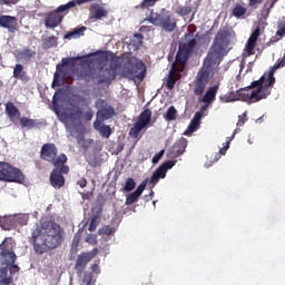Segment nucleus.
I'll use <instances>...</instances> for the list:
<instances>
[{
    "instance_id": "2",
    "label": "nucleus",
    "mask_w": 285,
    "mask_h": 285,
    "mask_svg": "<svg viewBox=\"0 0 285 285\" xmlns=\"http://www.w3.org/2000/svg\"><path fill=\"white\" fill-rule=\"evenodd\" d=\"M32 239L36 253L42 255V253L61 245L63 229L52 220H42L40 226L32 232Z\"/></svg>"
},
{
    "instance_id": "62",
    "label": "nucleus",
    "mask_w": 285,
    "mask_h": 285,
    "mask_svg": "<svg viewBox=\"0 0 285 285\" xmlns=\"http://www.w3.org/2000/svg\"><path fill=\"white\" fill-rule=\"evenodd\" d=\"M33 217H37V212H36V213H33Z\"/></svg>"
},
{
    "instance_id": "59",
    "label": "nucleus",
    "mask_w": 285,
    "mask_h": 285,
    "mask_svg": "<svg viewBox=\"0 0 285 285\" xmlns=\"http://www.w3.org/2000/svg\"><path fill=\"white\" fill-rule=\"evenodd\" d=\"M73 242H79V239H77V237L73 238Z\"/></svg>"
},
{
    "instance_id": "17",
    "label": "nucleus",
    "mask_w": 285,
    "mask_h": 285,
    "mask_svg": "<svg viewBox=\"0 0 285 285\" xmlns=\"http://www.w3.org/2000/svg\"><path fill=\"white\" fill-rule=\"evenodd\" d=\"M147 185H148V181L144 180L134 193L128 194L126 197V203H125L126 206H130V205L135 204V202H138L139 197H141V194L144 193V190H146Z\"/></svg>"
},
{
    "instance_id": "44",
    "label": "nucleus",
    "mask_w": 285,
    "mask_h": 285,
    "mask_svg": "<svg viewBox=\"0 0 285 285\" xmlns=\"http://www.w3.org/2000/svg\"><path fill=\"white\" fill-rule=\"evenodd\" d=\"M166 150H160L158 154H156L154 157H153V164H159V159H161V157H164Z\"/></svg>"
},
{
    "instance_id": "16",
    "label": "nucleus",
    "mask_w": 285,
    "mask_h": 285,
    "mask_svg": "<svg viewBox=\"0 0 285 285\" xmlns=\"http://www.w3.org/2000/svg\"><path fill=\"white\" fill-rule=\"evenodd\" d=\"M262 30L259 28H256L250 37L248 38L245 50H244V57H250V55H255V46H257V39H259Z\"/></svg>"
},
{
    "instance_id": "6",
    "label": "nucleus",
    "mask_w": 285,
    "mask_h": 285,
    "mask_svg": "<svg viewBox=\"0 0 285 285\" xmlns=\"http://www.w3.org/2000/svg\"><path fill=\"white\" fill-rule=\"evenodd\" d=\"M41 157L45 161L53 164L55 168H61L63 175H68L70 169L68 166H65L66 161H68V157L66 154H61L57 157V147L55 144L43 145L41 148Z\"/></svg>"
},
{
    "instance_id": "1",
    "label": "nucleus",
    "mask_w": 285,
    "mask_h": 285,
    "mask_svg": "<svg viewBox=\"0 0 285 285\" xmlns=\"http://www.w3.org/2000/svg\"><path fill=\"white\" fill-rule=\"evenodd\" d=\"M230 43H235V36L233 33L228 31H219L216 35L213 47L204 61L203 68L197 73L194 89L195 95H204L206 86H208V81L213 79L215 70H217V67L222 63V59H224L225 55L228 52Z\"/></svg>"
},
{
    "instance_id": "56",
    "label": "nucleus",
    "mask_w": 285,
    "mask_h": 285,
    "mask_svg": "<svg viewBox=\"0 0 285 285\" xmlns=\"http://www.w3.org/2000/svg\"><path fill=\"white\" fill-rule=\"evenodd\" d=\"M89 57H94V59H97V55L90 53Z\"/></svg>"
},
{
    "instance_id": "37",
    "label": "nucleus",
    "mask_w": 285,
    "mask_h": 285,
    "mask_svg": "<svg viewBox=\"0 0 285 285\" xmlns=\"http://www.w3.org/2000/svg\"><path fill=\"white\" fill-rule=\"evenodd\" d=\"M137 186V183H135V179L128 178L125 184V190L127 193H130V190H135V187Z\"/></svg>"
},
{
    "instance_id": "18",
    "label": "nucleus",
    "mask_w": 285,
    "mask_h": 285,
    "mask_svg": "<svg viewBox=\"0 0 285 285\" xmlns=\"http://www.w3.org/2000/svg\"><path fill=\"white\" fill-rule=\"evenodd\" d=\"M61 167L56 168L51 171L50 181L53 188H61L66 184V178L61 175Z\"/></svg>"
},
{
    "instance_id": "3",
    "label": "nucleus",
    "mask_w": 285,
    "mask_h": 285,
    "mask_svg": "<svg viewBox=\"0 0 285 285\" xmlns=\"http://www.w3.org/2000/svg\"><path fill=\"white\" fill-rule=\"evenodd\" d=\"M272 87L267 85L266 80L261 79L252 82L250 87L239 89L236 91H229L219 97L222 104H233V101H246V104H257L262 99H266L271 95Z\"/></svg>"
},
{
    "instance_id": "46",
    "label": "nucleus",
    "mask_w": 285,
    "mask_h": 285,
    "mask_svg": "<svg viewBox=\"0 0 285 285\" xmlns=\"http://www.w3.org/2000/svg\"><path fill=\"white\" fill-rule=\"evenodd\" d=\"M179 14H181V17H186V14H190V7L180 8Z\"/></svg>"
},
{
    "instance_id": "51",
    "label": "nucleus",
    "mask_w": 285,
    "mask_h": 285,
    "mask_svg": "<svg viewBox=\"0 0 285 285\" xmlns=\"http://www.w3.org/2000/svg\"><path fill=\"white\" fill-rule=\"evenodd\" d=\"M257 3H262V0H249V6H257Z\"/></svg>"
},
{
    "instance_id": "26",
    "label": "nucleus",
    "mask_w": 285,
    "mask_h": 285,
    "mask_svg": "<svg viewBox=\"0 0 285 285\" xmlns=\"http://www.w3.org/2000/svg\"><path fill=\"white\" fill-rule=\"evenodd\" d=\"M16 57H17V60L21 62L30 61V59L35 57V51L30 49L18 50L16 52Z\"/></svg>"
},
{
    "instance_id": "28",
    "label": "nucleus",
    "mask_w": 285,
    "mask_h": 285,
    "mask_svg": "<svg viewBox=\"0 0 285 285\" xmlns=\"http://www.w3.org/2000/svg\"><path fill=\"white\" fill-rule=\"evenodd\" d=\"M144 37L141 33L134 35V39L131 40L130 45L134 47V50H139L141 48Z\"/></svg>"
},
{
    "instance_id": "42",
    "label": "nucleus",
    "mask_w": 285,
    "mask_h": 285,
    "mask_svg": "<svg viewBox=\"0 0 285 285\" xmlns=\"http://www.w3.org/2000/svg\"><path fill=\"white\" fill-rule=\"evenodd\" d=\"M85 242H87V244H90L91 246H95V244H97V235H87Z\"/></svg>"
},
{
    "instance_id": "13",
    "label": "nucleus",
    "mask_w": 285,
    "mask_h": 285,
    "mask_svg": "<svg viewBox=\"0 0 285 285\" xmlns=\"http://www.w3.org/2000/svg\"><path fill=\"white\" fill-rule=\"evenodd\" d=\"M206 105H204L199 111H197L194 116V118L191 119L189 126L187 127V129L184 131V135L186 137H190V135H193V132H197V130L199 129V126L202 125V119L204 118V111L208 110V106H210L209 102H205Z\"/></svg>"
},
{
    "instance_id": "39",
    "label": "nucleus",
    "mask_w": 285,
    "mask_h": 285,
    "mask_svg": "<svg viewBox=\"0 0 285 285\" xmlns=\"http://www.w3.org/2000/svg\"><path fill=\"white\" fill-rule=\"evenodd\" d=\"M233 14H234V17H243V14H246V8H244V7H236L233 10Z\"/></svg>"
},
{
    "instance_id": "24",
    "label": "nucleus",
    "mask_w": 285,
    "mask_h": 285,
    "mask_svg": "<svg viewBox=\"0 0 285 285\" xmlns=\"http://www.w3.org/2000/svg\"><path fill=\"white\" fill-rule=\"evenodd\" d=\"M219 90V86H213L210 87L206 94L203 96L200 101L203 104H210L212 101H215V97H217V91Z\"/></svg>"
},
{
    "instance_id": "55",
    "label": "nucleus",
    "mask_w": 285,
    "mask_h": 285,
    "mask_svg": "<svg viewBox=\"0 0 285 285\" xmlns=\"http://www.w3.org/2000/svg\"><path fill=\"white\" fill-rule=\"evenodd\" d=\"M277 0L273 1L269 9H268V12H271V8H274L275 7V3H276Z\"/></svg>"
},
{
    "instance_id": "27",
    "label": "nucleus",
    "mask_w": 285,
    "mask_h": 285,
    "mask_svg": "<svg viewBox=\"0 0 285 285\" xmlns=\"http://www.w3.org/2000/svg\"><path fill=\"white\" fill-rule=\"evenodd\" d=\"M83 32H86V27L73 29L69 33L65 35L63 39H79Z\"/></svg>"
},
{
    "instance_id": "50",
    "label": "nucleus",
    "mask_w": 285,
    "mask_h": 285,
    "mask_svg": "<svg viewBox=\"0 0 285 285\" xmlns=\"http://www.w3.org/2000/svg\"><path fill=\"white\" fill-rule=\"evenodd\" d=\"M246 124V120L242 116L238 117L237 126H244Z\"/></svg>"
},
{
    "instance_id": "63",
    "label": "nucleus",
    "mask_w": 285,
    "mask_h": 285,
    "mask_svg": "<svg viewBox=\"0 0 285 285\" xmlns=\"http://www.w3.org/2000/svg\"><path fill=\"white\" fill-rule=\"evenodd\" d=\"M248 144H253L250 140H248Z\"/></svg>"
},
{
    "instance_id": "64",
    "label": "nucleus",
    "mask_w": 285,
    "mask_h": 285,
    "mask_svg": "<svg viewBox=\"0 0 285 285\" xmlns=\"http://www.w3.org/2000/svg\"><path fill=\"white\" fill-rule=\"evenodd\" d=\"M0 61H1V56H0Z\"/></svg>"
},
{
    "instance_id": "22",
    "label": "nucleus",
    "mask_w": 285,
    "mask_h": 285,
    "mask_svg": "<svg viewBox=\"0 0 285 285\" xmlns=\"http://www.w3.org/2000/svg\"><path fill=\"white\" fill-rule=\"evenodd\" d=\"M181 72L177 65L173 63L167 79V88L173 90L175 88V81H177V73Z\"/></svg>"
},
{
    "instance_id": "25",
    "label": "nucleus",
    "mask_w": 285,
    "mask_h": 285,
    "mask_svg": "<svg viewBox=\"0 0 285 285\" xmlns=\"http://www.w3.org/2000/svg\"><path fill=\"white\" fill-rule=\"evenodd\" d=\"M106 17H108V10H106V8L101 7L100 4H95L90 18L101 20L106 19Z\"/></svg>"
},
{
    "instance_id": "35",
    "label": "nucleus",
    "mask_w": 285,
    "mask_h": 285,
    "mask_svg": "<svg viewBox=\"0 0 285 285\" xmlns=\"http://www.w3.org/2000/svg\"><path fill=\"white\" fill-rule=\"evenodd\" d=\"M28 215L27 214H20L17 215V226H26V224H28Z\"/></svg>"
},
{
    "instance_id": "48",
    "label": "nucleus",
    "mask_w": 285,
    "mask_h": 285,
    "mask_svg": "<svg viewBox=\"0 0 285 285\" xmlns=\"http://www.w3.org/2000/svg\"><path fill=\"white\" fill-rule=\"evenodd\" d=\"M83 282L86 285H90L92 283V274H85Z\"/></svg>"
},
{
    "instance_id": "31",
    "label": "nucleus",
    "mask_w": 285,
    "mask_h": 285,
    "mask_svg": "<svg viewBox=\"0 0 285 285\" xmlns=\"http://www.w3.org/2000/svg\"><path fill=\"white\" fill-rule=\"evenodd\" d=\"M26 76V71H23V65H16L13 68V77L16 79H21Z\"/></svg>"
},
{
    "instance_id": "43",
    "label": "nucleus",
    "mask_w": 285,
    "mask_h": 285,
    "mask_svg": "<svg viewBox=\"0 0 285 285\" xmlns=\"http://www.w3.org/2000/svg\"><path fill=\"white\" fill-rule=\"evenodd\" d=\"M159 0H144L141 3V8H153L155 3H157Z\"/></svg>"
},
{
    "instance_id": "7",
    "label": "nucleus",
    "mask_w": 285,
    "mask_h": 285,
    "mask_svg": "<svg viewBox=\"0 0 285 285\" xmlns=\"http://www.w3.org/2000/svg\"><path fill=\"white\" fill-rule=\"evenodd\" d=\"M122 73L128 79H132L135 83H141L146 76V65L141 60L134 58L125 66Z\"/></svg>"
},
{
    "instance_id": "9",
    "label": "nucleus",
    "mask_w": 285,
    "mask_h": 285,
    "mask_svg": "<svg viewBox=\"0 0 285 285\" xmlns=\"http://www.w3.org/2000/svg\"><path fill=\"white\" fill-rule=\"evenodd\" d=\"M26 176L21 169L13 167L8 163H0V181H14L16 184H23Z\"/></svg>"
},
{
    "instance_id": "53",
    "label": "nucleus",
    "mask_w": 285,
    "mask_h": 285,
    "mask_svg": "<svg viewBox=\"0 0 285 285\" xmlns=\"http://www.w3.org/2000/svg\"><path fill=\"white\" fill-rule=\"evenodd\" d=\"M106 79H110V75L106 76L104 79L100 78L98 81L101 83V82L106 81Z\"/></svg>"
},
{
    "instance_id": "29",
    "label": "nucleus",
    "mask_w": 285,
    "mask_h": 285,
    "mask_svg": "<svg viewBox=\"0 0 285 285\" xmlns=\"http://www.w3.org/2000/svg\"><path fill=\"white\" fill-rule=\"evenodd\" d=\"M43 48H55L57 46V38L55 36L47 37L42 40Z\"/></svg>"
},
{
    "instance_id": "33",
    "label": "nucleus",
    "mask_w": 285,
    "mask_h": 285,
    "mask_svg": "<svg viewBox=\"0 0 285 285\" xmlns=\"http://www.w3.org/2000/svg\"><path fill=\"white\" fill-rule=\"evenodd\" d=\"M239 132V129H235L232 137L228 138V140L225 142L224 147L220 148V155H226V151L230 148V141H233V139H235V135Z\"/></svg>"
},
{
    "instance_id": "52",
    "label": "nucleus",
    "mask_w": 285,
    "mask_h": 285,
    "mask_svg": "<svg viewBox=\"0 0 285 285\" xmlns=\"http://www.w3.org/2000/svg\"><path fill=\"white\" fill-rule=\"evenodd\" d=\"M220 155H224L219 151V154H215L214 156V161H219V158L222 157Z\"/></svg>"
},
{
    "instance_id": "30",
    "label": "nucleus",
    "mask_w": 285,
    "mask_h": 285,
    "mask_svg": "<svg viewBox=\"0 0 285 285\" xmlns=\"http://www.w3.org/2000/svg\"><path fill=\"white\" fill-rule=\"evenodd\" d=\"M166 121H175L177 119V109L175 107L170 106L165 114Z\"/></svg>"
},
{
    "instance_id": "36",
    "label": "nucleus",
    "mask_w": 285,
    "mask_h": 285,
    "mask_svg": "<svg viewBox=\"0 0 285 285\" xmlns=\"http://www.w3.org/2000/svg\"><path fill=\"white\" fill-rule=\"evenodd\" d=\"M6 224H8L9 228H17V215L8 216L4 218Z\"/></svg>"
},
{
    "instance_id": "32",
    "label": "nucleus",
    "mask_w": 285,
    "mask_h": 285,
    "mask_svg": "<svg viewBox=\"0 0 285 285\" xmlns=\"http://www.w3.org/2000/svg\"><path fill=\"white\" fill-rule=\"evenodd\" d=\"M99 222H100L99 216L94 215L90 218V224H89L88 230H90V233H95V230H97V227L99 226Z\"/></svg>"
},
{
    "instance_id": "20",
    "label": "nucleus",
    "mask_w": 285,
    "mask_h": 285,
    "mask_svg": "<svg viewBox=\"0 0 285 285\" xmlns=\"http://www.w3.org/2000/svg\"><path fill=\"white\" fill-rule=\"evenodd\" d=\"M94 128L101 137H105V139H108L110 135H112V129H110V126L104 124V120L96 119L94 121Z\"/></svg>"
},
{
    "instance_id": "45",
    "label": "nucleus",
    "mask_w": 285,
    "mask_h": 285,
    "mask_svg": "<svg viewBox=\"0 0 285 285\" xmlns=\"http://www.w3.org/2000/svg\"><path fill=\"white\" fill-rule=\"evenodd\" d=\"M19 0H0V6H14Z\"/></svg>"
},
{
    "instance_id": "14",
    "label": "nucleus",
    "mask_w": 285,
    "mask_h": 285,
    "mask_svg": "<svg viewBox=\"0 0 285 285\" xmlns=\"http://www.w3.org/2000/svg\"><path fill=\"white\" fill-rule=\"evenodd\" d=\"M176 164L177 160H167L163 163L156 169V173L153 174L150 178V184H153V186H157V184H159V179H166V173H168Z\"/></svg>"
},
{
    "instance_id": "19",
    "label": "nucleus",
    "mask_w": 285,
    "mask_h": 285,
    "mask_svg": "<svg viewBox=\"0 0 285 285\" xmlns=\"http://www.w3.org/2000/svg\"><path fill=\"white\" fill-rule=\"evenodd\" d=\"M17 17L12 16H0L1 28H7L9 32H14L17 30Z\"/></svg>"
},
{
    "instance_id": "11",
    "label": "nucleus",
    "mask_w": 285,
    "mask_h": 285,
    "mask_svg": "<svg viewBox=\"0 0 285 285\" xmlns=\"http://www.w3.org/2000/svg\"><path fill=\"white\" fill-rule=\"evenodd\" d=\"M79 59H83V57H76V58H63L61 65H57L56 72L53 75V81H52V88L55 86H61L70 77V73H68V63L70 61H79Z\"/></svg>"
},
{
    "instance_id": "34",
    "label": "nucleus",
    "mask_w": 285,
    "mask_h": 285,
    "mask_svg": "<svg viewBox=\"0 0 285 285\" xmlns=\"http://www.w3.org/2000/svg\"><path fill=\"white\" fill-rule=\"evenodd\" d=\"M20 124L22 126V128H35V120L33 119H30V118H26V117H22L20 119Z\"/></svg>"
},
{
    "instance_id": "12",
    "label": "nucleus",
    "mask_w": 285,
    "mask_h": 285,
    "mask_svg": "<svg viewBox=\"0 0 285 285\" xmlns=\"http://www.w3.org/2000/svg\"><path fill=\"white\" fill-rule=\"evenodd\" d=\"M151 119H153V111H150V109L144 110L139 115L137 122L134 125V127L130 128L129 130L130 137H134V139H137V137H139L144 128H148V125L150 124Z\"/></svg>"
},
{
    "instance_id": "21",
    "label": "nucleus",
    "mask_w": 285,
    "mask_h": 285,
    "mask_svg": "<svg viewBox=\"0 0 285 285\" xmlns=\"http://www.w3.org/2000/svg\"><path fill=\"white\" fill-rule=\"evenodd\" d=\"M112 115H115V109L111 106L106 105L104 108L98 109L96 119L106 121V119H111Z\"/></svg>"
},
{
    "instance_id": "4",
    "label": "nucleus",
    "mask_w": 285,
    "mask_h": 285,
    "mask_svg": "<svg viewBox=\"0 0 285 285\" xmlns=\"http://www.w3.org/2000/svg\"><path fill=\"white\" fill-rule=\"evenodd\" d=\"M52 104L57 117L60 121H62V124H65L71 137H77V135H81V131L83 130V126H81V118L90 121L95 116V112H92L89 108L85 112L77 107L61 109L59 105H57V94H55L53 96Z\"/></svg>"
},
{
    "instance_id": "5",
    "label": "nucleus",
    "mask_w": 285,
    "mask_h": 285,
    "mask_svg": "<svg viewBox=\"0 0 285 285\" xmlns=\"http://www.w3.org/2000/svg\"><path fill=\"white\" fill-rule=\"evenodd\" d=\"M0 262L2 267L0 269V285H9L11 282V277L8 274V266H10V271L14 268L19 271V266L14 265L17 259V255L14 254V240L12 238H6L0 245Z\"/></svg>"
},
{
    "instance_id": "60",
    "label": "nucleus",
    "mask_w": 285,
    "mask_h": 285,
    "mask_svg": "<svg viewBox=\"0 0 285 285\" xmlns=\"http://www.w3.org/2000/svg\"><path fill=\"white\" fill-rule=\"evenodd\" d=\"M246 115H247V112L245 111V112L243 114V117H246Z\"/></svg>"
},
{
    "instance_id": "61",
    "label": "nucleus",
    "mask_w": 285,
    "mask_h": 285,
    "mask_svg": "<svg viewBox=\"0 0 285 285\" xmlns=\"http://www.w3.org/2000/svg\"><path fill=\"white\" fill-rule=\"evenodd\" d=\"M184 151H178V155H183Z\"/></svg>"
},
{
    "instance_id": "49",
    "label": "nucleus",
    "mask_w": 285,
    "mask_h": 285,
    "mask_svg": "<svg viewBox=\"0 0 285 285\" xmlns=\"http://www.w3.org/2000/svg\"><path fill=\"white\" fill-rule=\"evenodd\" d=\"M87 184H88V181L85 178H80L78 180V186H80V188H86Z\"/></svg>"
},
{
    "instance_id": "54",
    "label": "nucleus",
    "mask_w": 285,
    "mask_h": 285,
    "mask_svg": "<svg viewBox=\"0 0 285 285\" xmlns=\"http://www.w3.org/2000/svg\"><path fill=\"white\" fill-rule=\"evenodd\" d=\"M213 166V161L205 163V168H210Z\"/></svg>"
},
{
    "instance_id": "40",
    "label": "nucleus",
    "mask_w": 285,
    "mask_h": 285,
    "mask_svg": "<svg viewBox=\"0 0 285 285\" xmlns=\"http://www.w3.org/2000/svg\"><path fill=\"white\" fill-rule=\"evenodd\" d=\"M228 88H229V92H237V88H238L237 78H234L229 81Z\"/></svg>"
},
{
    "instance_id": "57",
    "label": "nucleus",
    "mask_w": 285,
    "mask_h": 285,
    "mask_svg": "<svg viewBox=\"0 0 285 285\" xmlns=\"http://www.w3.org/2000/svg\"><path fill=\"white\" fill-rule=\"evenodd\" d=\"M156 205H157V200H154V202H153V206H156Z\"/></svg>"
},
{
    "instance_id": "58",
    "label": "nucleus",
    "mask_w": 285,
    "mask_h": 285,
    "mask_svg": "<svg viewBox=\"0 0 285 285\" xmlns=\"http://www.w3.org/2000/svg\"><path fill=\"white\" fill-rule=\"evenodd\" d=\"M153 195H155V191H150V197H153Z\"/></svg>"
},
{
    "instance_id": "15",
    "label": "nucleus",
    "mask_w": 285,
    "mask_h": 285,
    "mask_svg": "<svg viewBox=\"0 0 285 285\" xmlns=\"http://www.w3.org/2000/svg\"><path fill=\"white\" fill-rule=\"evenodd\" d=\"M97 253H99V249L94 248L91 252H87L78 255L76 261V271L78 273H83V271L86 269V266H88V263L91 259H95V257H97Z\"/></svg>"
},
{
    "instance_id": "8",
    "label": "nucleus",
    "mask_w": 285,
    "mask_h": 285,
    "mask_svg": "<svg viewBox=\"0 0 285 285\" xmlns=\"http://www.w3.org/2000/svg\"><path fill=\"white\" fill-rule=\"evenodd\" d=\"M149 21L154 26L163 28L165 32H173L177 28V20L171 18L170 13L166 12V9H163L161 13H151Z\"/></svg>"
},
{
    "instance_id": "23",
    "label": "nucleus",
    "mask_w": 285,
    "mask_h": 285,
    "mask_svg": "<svg viewBox=\"0 0 285 285\" xmlns=\"http://www.w3.org/2000/svg\"><path fill=\"white\" fill-rule=\"evenodd\" d=\"M6 112L10 119V121H17V119H19V117H21L19 109L12 102L6 104Z\"/></svg>"
},
{
    "instance_id": "38",
    "label": "nucleus",
    "mask_w": 285,
    "mask_h": 285,
    "mask_svg": "<svg viewBox=\"0 0 285 285\" xmlns=\"http://www.w3.org/2000/svg\"><path fill=\"white\" fill-rule=\"evenodd\" d=\"M112 233H115V228L106 225L104 227H101L99 230H98V235H112Z\"/></svg>"
},
{
    "instance_id": "41",
    "label": "nucleus",
    "mask_w": 285,
    "mask_h": 285,
    "mask_svg": "<svg viewBox=\"0 0 285 285\" xmlns=\"http://www.w3.org/2000/svg\"><path fill=\"white\" fill-rule=\"evenodd\" d=\"M91 273H94V275L101 274V267H99V261H95V264L91 265Z\"/></svg>"
},
{
    "instance_id": "47",
    "label": "nucleus",
    "mask_w": 285,
    "mask_h": 285,
    "mask_svg": "<svg viewBox=\"0 0 285 285\" xmlns=\"http://www.w3.org/2000/svg\"><path fill=\"white\" fill-rule=\"evenodd\" d=\"M106 101L105 100H101V99H98L96 101V108H98L99 110H101V108H106Z\"/></svg>"
},
{
    "instance_id": "10",
    "label": "nucleus",
    "mask_w": 285,
    "mask_h": 285,
    "mask_svg": "<svg viewBox=\"0 0 285 285\" xmlns=\"http://www.w3.org/2000/svg\"><path fill=\"white\" fill-rule=\"evenodd\" d=\"M195 46H197V40L191 39L186 43L179 45V50L176 55V61L174 62L181 72L184 70V65L188 61V57H190V52L195 50Z\"/></svg>"
}]
</instances>
